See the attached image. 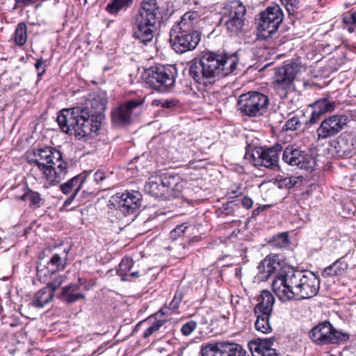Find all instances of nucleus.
Listing matches in <instances>:
<instances>
[{"label": "nucleus", "mask_w": 356, "mask_h": 356, "mask_svg": "<svg viewBox=\"0 0 356 356\" xmlns=\"http://www.w3.org/2000/svg\"><path fill=\"white\" fill-rule=\"evenodd\" d=\"M106 101L102 97L88 99L83 105L63 108L58 113L56 121L61 131L74 134L81 140L97 131L104 120Z\"/></svg>", "instance_id": "1"}, {"label": "nucleus", "mask_w": 356, "mask_h": 356, "mask_svg": "<svg viewBox=\"0 0 356 356\" xmlns=\"http://www.w3.org/2000/svg\"><path fill=\"white\" fill-rule=\"evenodd\" d=\"M284 14L279 5L268 6L255 18L257 30L264 39L273 38L283 21Z\"/></svg>", "instance_id": "7"}, {"label": "nucleus", "mask_w": 356, "mask_h": 356, "mask_svg": "<svg viewBox=\"0 0 356 356\" xmlns=\"http://www.w3.org/2000/svg\"><path fill=\"white\" fill-rule=\"evenodd\" d=\"M44 60L42 58L38 59L35 64V67L38 70V75L40 76L45 72V69L44 67Z\"/></svg>", "instance_id": "52"}, {"label": "nucleus", "mask_w": 356, "mask_h": 356, "mask_svg": "<svg viewBox=\"0 0 356 356\" xmlns=\"http://www.w3.org/2000/svg\"><path fill=\"white\" fill-rule=\"evenodd\" d=\"M141 204L142 195L137 191H126L113 195V207L117 212H121L125 216L130 215L136 216L139 212Z\"/></svg>", "instance_id": "10"}, {"label": "nucleus", "mask_w": 356, "mask_h": 356, "mask_svg": "<svg viewBox=\"0 0 356 356\" xmlns=\"http://www.w3.org/2000/svg\"><path fill=\"white\" fill-rule=\"evenodd\" d=\"M298 300L314 297L320 289V280L314 273L302 271Z\"/></svg>", "instance_id": "18"}, {"label": "nucleus", "mask_w": 356, "mask_h": 356, "mask_svg": "<svg viewBox=\"0 0 356 356\" xmlns=\"http://www.w3.org/2000/svg\"><path fill=\"white\" fill-rule=\"evenodd\" d=\"M220 345H223V341L214 343H208L202 348V356H220L222 355V350Z\"/></svg>", "instance_id": "34"}, {"label": "nucleus", "mask_w": 356, "mask_h": 356, "mask_svg": "<svg viewBox=\"0 0 356 356\" xmlns=\"http://www.w3.org/2000/svg\"><path fill=\"white\" fill-rule=\"evenodd\" d=\"M220 61V67L222 77L238 74L239 56L237 52L217 51Z\"/></svg>", "instance_id": "24"}, {"label": "nucleus", "mask_w": 356, "mask_h": 356, "mask_svg": "<svg viewBox=\"0 0 356 356\" xmlns=\"http://www.w3.org/2000/svg\"><path fill=\"white\" fill-rule=\"evenodd\" d=\"M290 268L281 269L277 274L275 276V278L272 283V287L274 293L276 296L282 300H289V285L290 283Z\"/></svg>", "instance_id": "23"}, {"label": "nucleus", "mask_w": 356, "mask_h": 356, "mask_svg": "<svg viewBox=\"0 0 356 356\" xmlns=\"http://www.w3.org/2000/svg\"><path fill=\"white\" fill-rule=\"evenodd\" d=\"M254 314L257 317V320L254 323L255 329L264 334L271 332L272 327L270 323V318L272 314L266 313L265 312Z\"/></svg>", "instance_id": "32"}, {"label": "nucleus", "mask_w": 356, "mask_h": 356, "mask_svg": "<svg viewBox=\"0 0 356 356\" xmlns=\"http://www.w3.org/2000/svg\"><path fill=\"white\" fill-rule=\"evenodd\" d=\"M198 13H186L177 25L173 26L170 33V42L172 49L179 54L195 49L200 41V32L195 29Z\"/></svg>", "instance_id": "3"}, {"label": "nucleus", "mask_w": 356, "mask_h": 356, "mask_svg": "<svg viewBox=\"0 0 356 356\" xmlns=\"http://www.w3.org/2000/svg\"><path fill=\"white\" fill-rule=\"evenodd\" d=\"M332 146L335 149L337 155L343 158H350L354 152V144L352 140L350 141L347 138H340L333 142Z\"/></svg>", "instance_id": "27"}, {"label": "nucleus", "mask_w": 356, "mask_h": 356, "mask_svg": "<svg viewBox=\"0 0 356 356\" xmlns=\"http://www.w3.org/2000/svg\"><path fill=\"white\" fill-rule=\"evenodd\" d=\"M241 204L246 209H250L252 207L253 201L251 198L248 197H245L243 198Z\"/></svg>", "instance_id": "56"}, {"label": "nucleus", "mask_w": 356, "mask_h": 356, "mask_svg": "<svg viewBox=\"0 0 356 356\" xmlns=\"http://www.w3.org/2000/svg\"><path fill=\"white\" fill-rule=\"evenodd\" d=\"M65 280V275H56L54 277V279L47 282V286L45 288H47L49 289V291H53L54 293V291L63 284Z\"/></svg>", "instance_id": "42"}, {"label": "nucleus", "mask_w": 356, "mask_h": 356, "mask_svg": "<svg viewBox=\"0 0 356 356\" xmlns=\"http://www.w3.org/2000/svg\"><path fill=\"white\" fill-rule=\"evenodd\" d=\"M164 199L171 200L181 196L184 182L178 175L166 173L162 176Z\"/></svg>", "instance_id": "19"}, {"label": "nucleus", "mask_w": 356, "mask_h": 356, "mask_svg": "<svg viewBox=\"0 0 356 356\" xmlns=\"http://www.w3.org/2000/svg\"><path fill=\"white\" fill-rule=\"evenodd\" d=\"M17 3L29 4L33 2V0H15Z\"/></svg>", "instance_id": "59"}, {"label": "nucleus", "mask_w": 356, "mask_h": 356, "mask_svg": "<svg viewBox=\"0 0 356 356\" xmlns=\"http://www.w3.org/2000/svg\"><path fill=\"white\" fill-rule=\"evenodd\" d=\"M275 339H257L248 343V347L252 354L259 353V351L271 348L273 346Z\"/></svg>", "instance_id": "33"}, {"label": "nucleus", "mask_w": 356, "mask_h": 356, "mask_svg": "<svg viewBox=\"0 0 356 356\" xmlns=\"http://www.w3.org/2000/svg\"><path fill=\"white\" fill-rule=\"evenodd\" d=\"M220 346L222 350V355L220 356H249L247 351L238 343L223 341V345Z\"/></svg>", "instance_id": "31"}, {"label": "nucleus", "mask_w": 356, "mask_h": 356, "mask_svg": "<svg viewBox=\"0 0 356 356\" xmlns=\"http://www.w3.org/2000/svg\"><path fill=\"white\" fill-rule=\"evenodd\" d=\"M348 118L346 115H333L325 118L316 129L318 140L337 136L347 127Z\"/></svg>", "instance_id": "14"}, {"label": "nucleus", "mask_w": 356, "mask_h": 356, "mask_svg": "<svg viewBox=\"0 0 356 356\" xmlns=\"http://www.w3.org/2000/svg\"><path fill=\"white\" fill-rule=\"evenodd\" d=\"M245 13V6L236 1L225 10L220 22L224 24L228 32L236 34L243 30Z\"/></svg>", "instance_id": "13"}, {"label": "nucleus", "mask_w": 356, "mask_h": 356, "mask_svg": "<svg viewBox=\"0 0 356 356\" xmlns=\"http://www.w3.org/2000/svg\"><path fill=\"white\" fill-rule=\"evenodd\" d=\"M54 297V293L53 291H49V289L44 287L34 295L30 305L35 308H42L50 302Z\"/></svg>", "instance_id": "29"}, {"label": "nucleus", "mask_w": 356, "mask_h": 356, "mask_svg": "<svg viewBox=\"0 0 356 356\" xmlns=\"http://www.w3.org/2000/svg\"><path fill=\"white\" fill-rule=\"evenodd\" d=\"M83 289L86 291L90 289L88 285L84 284L82 280L79 278L78 282L71 283L64 286L59 298L67 304H73L79 300L85 299Z\"/></svg>", "instance_id": "21"}, {"label": "nucleus", "mask_w": 356, "mask_h": 356, "mask_svg": "<svg viewBox=\"0 0 356 356\" xmlns=\"http://www.w3.org/2000/svg\"><path fill=\"white\" fill-rule=\"evenodd\" d=\"M106 10L109 13H111V2L108 3L106 6Z\"/></svg>", "instance_id": "60"}, {"label": "nucleus", "mask_w": 356, "mask_h": 356, "mask_svg": "<svg viewBox=\"0 0 356 356\" xmlns=\"http://www.w3.org/2000/svg\"><path fill=\"white\" fill-rule=\"evenodd\" d=\"M134 265V261L131 258L125 257L123 258L120 263L117 269V274L121 277V280L124 281L127 279L126 275L128 272L131 270Z\"/></svg>", "instance_id": "38"}, {"label": "nucleus", "mask_w": 356, "mask_h": 356, "mask_svg": "<svg viewBox=\"0 0 356 356\" xmlns=\"http://www.w3.org/2000/svg\"><path fill=\"white\" fill-rule=\"evenodd\" d=\"M289 15H294L299 9L300 0H280Z\"/></svg>", "instance_id": "41"}, {"label": "nucleus", "mask_w": 356, "mask_h": 356, "mask_svg": "<svg viewBox=\"0 0 356 356\" xmlns=\"http://www.w3.org/2000/svg\"><path fill=\"white\" fill-rule=\"evenodd\" d=\"M144 191L152 196L164 198L162 177H149L144 186Z\"/></svg>", "instance_id": "26"}, {"label": "nucleus", "mask_w": 356, "mask_h": 356, "mask_svg": "<svg viewBox=\"0 0 356 356\" xmlns=\"http://www.w3.org/2000/svg\"><path fill=\"white\" fill-rule=\"evenodd\" d=\"M187 228L188 225L186 223H183L181 225H177L173 230L170 232V238H172V240H176L178 237L182 236V234L185 232Z\"/></svg>", "instance_id": "48"}, {"label": "nucleus", "mask_w": 356, "mask_h": 356, "mask_svg": "<svg viewBox=\"0 0 356 356\" xmlns=\"http://www.w3.org/2000/svg\"><path fill=\"white\" fill-rule=\"evenodd\" d=\"M27 40L26 26L25 23L18 24L14 34V41L18 46L24 45Z\"/></svg>", "instance_id": "36"}, {"label": "nucleus", "mask_w": 356, "mask_h": 356, "mask_svg": "<svg viewBox=\"0 0 356 356\" xmlns=\"http://www.w3.org/2000/svg\"><path fill=\"white\" fill-rule=\"evenodd\" d=\"M301 68L302 65L300 63L295 60L278 68L274 77V84L276 88L282 90L289 88Z\"/></svg>", "instance_id": "16"}, {"label": "nucleus", "mask_w": 356, "mask_h": 356, "mask_svg": "<svg viewBox=\"0 0 356 356\" xmlns=\"http://www.w3.org/2000/svg\"><path fill=\"white\" fill-rule=\"evenodd\" d=\"M300 127L301 123L300 121L299 120V118L296 116H293L286 122L283 129L286 131H296L300 129Z\"/></svg>", "instance_id": "45"}, {"label": "nucleus", "mask_w": 356, "mask_h": 356, "mask_svg": "<svg viewBox=\"0 0 356 356\" xmlns=\"http://www.w3.org/2000/svg\"><path fill=\"white\" fill-rule=\"evenodd\" d=\"M217 51L206 53L190 67V76L200 84H212L222 77Z\"/></svg>", "instance_id": "5"}, {"label": "nucleus", "mask_w": 356, "mask_h": 356, "mask_svg": "<svg viewBox=\"0 0 356 356\" xmlns=\"http://www.w3.org/2000/svg\"><path fill=\"white\" fill-rule=\"evenodd\" d=\"M276 181L277 182V186L279 188H291L295 186L296 184V181L295 178L291 177H282L280 176L277 177Z\"/></svg>", "instance_id": "43"}, {"label": "nucleus", "mask_w": 356, "mask_h": 356, "mask_svg": "<svg viewBox=\"0 0 356 356\" xmlns=\"http://www.w3.org/2000/svg\"><path fill=\"white\" fill-rule=\"evenodd\" d=\"M10 326L13 327L15 326V323H10Z\"/></svg>", "instance_id": "61"}, {"label": "nucleus", "mask_w": 356, "mask_h": 356, "mask_svg": "<svg viewBox=\"0 0 356 356\" xmlns=\"http://www.w3.org/2000/svg\"><path fill=\"white\" fill-rule=\"evenodd\" d=\"M177 70L175 65H155L145 70V81L152 88L165 92L172 88L175 83Z\"/></svg>", "instance_id": "6"}, {"label": "nucleus", "mask_w": 356, "mask_h": 356, "mask_svg": "<svg viewBox=\"0 0 356 356\" xmlns=\"http://www.w3.org/2000/svg\"><path fill=\"white\" fill-rule=\"evenodd\" d=\"M138 105V102L130 100L120 104L113 111V129L123 128L131 124L132 111Z\"/></svg>", "instance_id": "17"}, {"label": "nucleus", "mask_w": 356, "mask_h": 356, "mask_svg": "<svg viewBox=\"0 0 356 356\" xmlns=\"http://www.w3.org/2000/svg\"><path fill=\"white\" fill-rule=\"evenodd\" d=\"M348 268V263L341 257L326 267L322 273V276L324 277L340 276L346 273Z\"/></svg>", "instance_id": "28"}, {"label": "nucleus", "mask_w": 356, "mask_h": 356, "mask_svg": "<svg viewBox=\"0 0 356 356\" xmlns=\"http://www.w3.org/2000/svg\"><path fill=\"white\" fill-rule=\"evenodd\" d=\"M252 356H278V354L276 353V350L275 348H268L265 350L259 351V353H253Z\"/></svg>", "instance_id": "50"}, {"label": "nucleus", "mask_w": 356, "mask_h": 356, "mask_svg": "<svg viewBox=\"0 0 356 356\" xmlns=\"http://www.w3.org/2000/svg\"><path fill=\"white\" fill-rule=\"evenodd\" d=\"M336 106V102L330 99L328 97H321L316 100L310 104V107L312 108L313 111L306 124L317 123L323 115L334 111Z\"/></svg>", "instance_id": "22"}, {"label": "nucleus", "mask_w": 356, "mask_h": 356, "mask_svg": "<svg viewBox=\"0 0 356 356\" xmlns=\"http://www.w3.org/2000/svg\"><path fill=\"white\" fill-rule=\"evenodd\" d=\"M134 0H113V15L130 8Z\"/></svg>", "instance_id": "40"}, {"label": "nucleus", "mask_w": 356, "mask_h": 356, "mask_svg": "<svg viewBox=\"0 0 356 356\" xmlns=\"http://www.w3.org/2000/svg\"><path fill=\"white\" fill-rule=\"evenodd\" d=\"M153 105L160 106L162 108H170L174 106V103L172 101L155 99L152 102Z\"/></svg>", "instance_id": "51"}, {"label": "nucleus", "mask_w": 356, "mask_h": 356, "mask_svg": "<svg viewBox=\"0 0 356 356\" xmlns=\"http://www.w3.org/2000/svg\"><path fill=\"white\" fill-rule=\"evenodd\" d=\"M82 182V177L80 176H75L70 180L67 181L66 183L61 184L60 188L64 194H68L71 191H74L77 186L79 187L80 189Z\"/></svg>", "instance_id": "37"}, {"label": "nucleus", "mask_w": 356, "mask_h": 356, "mask_svg": "<svg viewBox=\"0 0 356 356\" xmlns=\"http://www.w3.org/2000/svg\"><path fill=\"white\" fill-rule=\"evenodd\" d=\"M312 341L318 345L339 344L347 342L350 334L335 329L329 321L314 327L309 332Z\"/></svg>", "instance_id": "8"}, {"label": "nucleus", "mask_w": 356, "mask_h": 356, "mask_svg": "<svg viewBox=\"0 0 356 356\" xmlns=\"http://www.w3.org/2000/svg\"><path fill=\"white\" fill-rule=\"evenodd\" d=\"M282 151V160L285 163L308 171L313 170L315 163L314 159L296 145H287Z\"/></svg>", "instance_id": "15"}, {"label": "nucleus", "mask_w": 356, "mask_h": 356, "mask_svg": "<svg viewBox=\"0 0 356 356\" xmlns=\"http://www.w3.org/2000/svg\"><path fill=\"white\" fill-rule=\"evenodd\" d=\"M46 356H54V355H46Z\"/></svg>", "instance_id": "63"}, {"label": "nucleus", "mask_w": 356, "mask_h": 356, "mask_svg": "<svg viewBox=\"0 0 356 356\" xmlns=\"http://www.w3.org/2000/svg\"><path fill=\"white\" fill-rule=\"evenodd\" d=\"M268 97L259 92L250 91L241 95L238 101V110L249 117H259L267 110Z\"/></svg>", "instance_id": "9"}, {"label": "nucleus", "mask_w": 356, "mask_h": 356, "mask_svg": "<svg viewBox=\"0 0 356 356\" xmlns=\"http://www.w3.org/2000/svg\"><path fill=\"white\" fill-rule=\"evenodd\" d=\"M79 191V187L77 186L76 189L72 192V195L64 202V207H68L71 204Z\"/></svg>", "instance_id": "53"}, {"label": "nucleus", "mask_w": 356, "mask_h": 356, "mask_svg": "<svg viewBox=\"0 0 356 356\" xmlns=\"http://www.w3.org/2000/svg\"><path fill=\"white\" fill-rule=\"evenodd\" d=\"M281 259L277 254H271L259 264L257 266V277L261 281H266L273 275H276L282 269L280 264Z\"/></svg>", "instance_id": "20"}, {"label": "nucleus", "mask_w": 356, "mask_h": 356, "mask_svg": "<svg viewBox=\"0 0 356 356\" xmlns=\"http://www.w3.org/2000/svg\"><path fill=\"white\" fill-rule=\"evenodd\" d=\"M289 243V236L286 232L279 234L270 240V244L275 248H286Z\"/></svg>", "instance_id": "39"}, {"label": "nucleus", "mask_w": 356, "mask_h": 356, "mask_svg": "<svg viewBox=\"0 0 356 356\" xmlns=\"http://www.w3.org/2000/svg\"><path fill=\"white\" fill-rule=\"evenodd\" d=\"M160 15L156 0L142 1L135 17L134 37L143 44L152 41L156 30V24L160 20Z\"/></svg>", "instance_id": "4"}, {"label": "nucleus", "mask_w": 356, "mask_h": 356, "mask_svg": "<svg viewBox=\"0 0 356 356\" xmlns=\"http://www.w3.org/2000/svg\"><path fill=\"white\" fill-rule=\"evenodd\" d=\"M22 200H29L31 207L39 208L44 200L40 197V194L36 191L28 189L27 191L19 197Z\"/></svg>", "instance_id": "35"}, {"label": "nucleus", "mask_w": 356, "mask_h": 356, "mask_svg": "<svg viewBox=\"0 0 356 356\" xmlns=\"http://www.w3.org/2000/svg\"><path fill=\"white\" fill-rule=\"evenodd\" d=\"M302 271L290 268L289 300L298 299Z\"/></svg>", "instance_id": "30"}, {"label": "nucleus", "mask_w": 356, "mask_h": 356, "mask_svg": "<svg viewBox=\"0 0 356 356\" xmlns=\"http://www.w3.org/2000/svg\"><path fill=\"white\" fill-rule=\"evenodd\" d=\"M258 303L254 308V313L266 312L272 314L273 305L275 303V298L273 294L267 291L264 290L257 298Z\"/></svg>", "instance_id": "25"}, {"label": "nucleus", "mask_w": 356, "mask_h": 356, "mask_svg": "<svg viewBox=\"0 0 356 356\" xmlns=\"http://www.w3.org/2000/svg\"><path fill=\"white\" fill-rule=\"evenodd\" d=\"M265 207H259L257 209H254L253 211H252V217L254 218L256 217L257 216H258L261 211H263L264 210Z\"/></svg>", "instance_id": "58"}, {"label": "nucleus", "mask_w": 356, "mask_h": 356, "mask_svg": "<svg viewBox=\"0 0 356 356\" xmlns=\"http://www.w3.org/2000/svg\"><path fill=\"white\" fill-rule=\"evenodd\" d=\"M343 22L346 24L356 25V12L352 13L349 17H344Z\"/></svg>", "instance_id": "54"}, {"label": "nucleus", "mask_w": 356, "mask_h": 356, "mask_svg": "<svg viewBox=\"0 0 356 356\" xmlns=\"http://www.w3.org/2000/svg\"><path fill=\"white\" fill-rule=\"evenodd\" d=\"M106 177V173L102 170L97 171L94 175V179L97 182L103 181Z\"/></svg>", "instance_id": "55"}, {"label": "nucleus", "mask_w": 356, "mask_h": 356, "mask_svg": "<svg viewBox=\"0 0 356 356\" xmlns=\"http://www.w3.org/2000/svg\"><path fill=\"white\" fill-rule=\"evenodd\" d=\"M69 249H65L60 253H54L49 260H45L40 256L37 264V276L40 281L46 282L49 275L65 268Z\"/></svg>", "instance_id": "11"}, {"label": "nucleus", "mask_w": 356, "mask_h": 356, "mask_svg": "<svg viewBox=\"0 0 356 356\" xmlns=\"http://www.w3.org/2000/svg\"><path fill=\"white\" fill-rule=\"evenodd\" d=\"M283 147L279 143L268 148L256 147L251 154V162L255 166H264L270 169L279 168V154Z\"/></svg>", "instance_id": "12"}, {"label": "nucleus", "mask_w": 356, "mask_h": 356, "mask_svg": "<svg viewBox=\"0 0 356 356\" xmlns=\"http://www.w3.org/2000/svg\"><path fill=\"white\" fill-rule=\"evenodd\" d=\"M26 158L29 163L40 170L51 185L60 183L67 174V163L63 160L62 153L52 147L28 152Z\"/></svg>", "instance_id": "2"}, {"label": "nucleus", "mask_w": 356, "mask_h": 356, "mask_svg": "<svg viewBox=\"0 0 356 356\" xmlns=\"http://www.w3.org/2000/svg\"><path fill=\"white\" fill-rule=\"evenodd\" d=\"M139 277V272L135 271L131 273H127L126 275L127 279L124 281H133Z\"/></svg>", "instance_id": "57"}, {"label": "nucleus", "mask_w": 356, "mask_h": 356, "mask_svg": "<svg viewBox=\"0 0 356 356\" xmlns=\"http://www.w3.org/2000/svg\"><path fill=\"white\" fill-rule=\"evenodd\" d=\"M165 321L163 320L156 321L153 325L146 329L143 333V337L147 338L151 336L154 332L158 331L163 325Z\"/></svg>", "instance_id": "47"}, {"label": "nucleus", "mask_w": 356, "mask_h": 356, "mask_svg": "<svg viewBox=\"0 0 356 356\" xmlns=\"http://www.w3.org/2000/svg\"><path fill=\"white\" fill-rule=\"evenodd\" d=\"M197 323L195 321H189L183 324L181 327V332L184 336H189L197 327Z\"/></svg>", "instance_id": "46"}, {"label": "nucleus", "mask_w": 356, "mask_h": 356, "mask_svg": "<svg viewBox=\"0 0 356 356\" xmlns=\"http://www.w3.org/2000/svg\"><path fill=\"white\" fill-rule=\"evenodd\" d=\"M183 293L181 291H176L173 299L169 304V309L171 310L177 309L183 298Z\"/></svg>", "instance_id": "49"}, {"label": "nucleus", "mask_w": 356, "mask_h": 356, "mask_svg": "<svg viewBox=\"0 0 356 356\" xmlns=\"http://www.w3.org/2000/svg\"><path fill=\"white\" fill-rule=\"evenodd\" d=\"M239 208L240 206L238 203L235 200H232L223 204L221 210L222 213L229 216L232 215Z\"/></svg>", "instance_id": "44"}, {"label": "nucleus", "mask_w": 356, "mask_h": 356, "mask_svg": "<svg viewBox=\"0 0 356 356\" xmlns=\"http://www.w3.org/2000/svg\"><path fill=\"white\" fill-rule=\"evenodd\" d=\"M109 68L108 67H105V70H108Z\"/></svg>", "instance_id": "62"}]
</instances>
